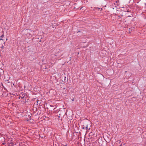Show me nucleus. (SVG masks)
Returning <instances> with one entry per match:
<instances>
[{
	"label": "nucleus",
	"instance_id": "1",
	"mask_svg": "<svg viewBox=\"0 0 146 146\" xmlns=\"http://www.w3.org/2000/svg\"><path fill=\"white\" fill-rule=\"evenodd\" d=\"M118 5H117V2H114V3H113L111 5V7L113 8V9H114V8L113 7H117V6Z\"/></svg>",
	"mask_w": 146,
	"mask_h": 146
},
{
	"label": "nucleus",
	"instance_id": "2",
	"mask_svg": "<svg viewBox=\"0 0 146 146\" xmlns=\"http://www.w3.org/2000/svg\"><path fill=\"white\" fill-rule=\"evenodd\" d=\"M5 44V42L3 41V40H1H1L0 41V45L2 46V47H3V46Z\"/></svg>",
	"mask_w": 146,
	"mask_h": 146
},
{
	"label": "nucleus",
	"instance_id": "3",
	"mask_svg": "<svg viewBox=\"0 0 146 146\" xmlns=\"http://www.w3.org/2000/svg\"><path fill=\"white\" fill-rule=\"evenodd\" d=\"M119 0H117V1H115V2H117V5H119Z\"/></svg>",
	"mask_w": 146,
	"mask_h": 146
},
{
	"label": "nucleus",
	"instance_id": "4",
	"mask_svg": "<svg viewBox=\"0 0 146 146\" xmlns=\"http://www.w3.org/2000/svg\"><path fill=\"white\" fill-rule=\"evenodd\" d=\"M3 36V35H2L1 36H0V41L1 40H3V39L1 38Z\"/></svg>",
	"mask_w": 146,
	"mask_h": 146
},
{
	"label": "nucleus",
	"instance_id": "5",
	"mask_svg": "<svg viewBox=\"0 0 146 146\" xmlns=\"http://www.w3.org/2000/svg\"><path fill=\"white\" fill-rule=\"evenodd\" d=\"M21 98L23 99L24 98V97L23 96H20L19 97V98Z\"/></svg>",
	"mask_w": 146,
	"mask_h": 146
},
{
	"label": "nucleus",
	"instance_id": "6",
	"mask_svg": "<svg viewBox=\"0 0 146 146\" xmlns=\"http://www.w3.org/2000/svg\"><path fill=\"white\" fill-rule=\"evenodd\" d=\"M105 54L101 55V56H102V57H104L105 56Z\"/></svg>",
	"mask_w": 146,
	"mask_h": 146
},
{
	"label": "nucleus",
	"instance_id": "7",
	"mask_svg": "<svg viewBox=\"0 0 146 146\" xmlns=\"http://www.w3.org/2000/svg\"><path fill=\"white\" fill-rule=\"evenodd\" d=\"M104 52V51H102V54H103Z\"/></svg>",
	"mask_w": 146,
	"mask_h": 146
},
{
	"label": "nucleus",
	"instance_id": "8",
	"mask_svg": "<svg viewBox=\"0 0 146 146\" xmlns=\"http://www.w3.org/2000/svg\"><path fill=\"white\" fill-rule=\"evenodd\" d=\"M98 8V9H100V8H98H98Z\"/></svg>",
	"mask_w": 146,
	"mask_h": 146
},
{
	"label": "nucleus",
	"instance_id": "9",
	"mask_svg": "<svg viewBox=\"0 0 146 146\" xmlns=\"http://www.w3.org/2000/svg\"><path fill=\"white\" fill-rule=\"evenodd\" d=\"M74 99L73 98V99L72 100V101H74Z\"/></svg>",
	"mask_w": 146,
	"mask_h": 146
},
{
	"label": "nucleus",
	"instance_id": "10",
	"mask_svg": "<svg viewBox=\"0 0 146 146\" xmlns=\"http://www.w3.org/2000/svg\"><path fill=\"white\" fill-rule=\"evenodd\" d=\"M2 47V46H1V48H2V49H3V47Z\"/></svg>",
	"mask_w": 146,
	"mask_h": 146
},
{
	"label": "nucleus",
	"instance_id": "11",
	"mask_svg": "<svg viewBox=\"0 0 146 146\" xmlns=\"http://www.w3.org/2000/svg\"><path fill=\"white\" fill-rule=\"evenodd\" d=\"M101 11H102V8H101Z\"/></svg>",
	"mask_w": 146,
	"mask_h": 146
}]
</instances>
